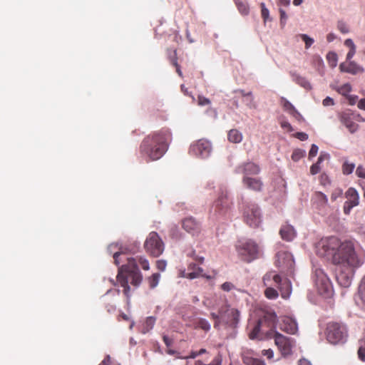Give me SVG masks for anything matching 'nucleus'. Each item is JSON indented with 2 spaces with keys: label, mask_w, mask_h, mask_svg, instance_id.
Here are the masks:
<instances>
[{
  "label": "nucleus",
  "mask_w": 365,
  "mask_h": 365,
  "mask_svg": "<svg viewBox=\"0 0 365 365\" xmlns=\"http://www.w3.org/2000/svg\"><path fill=\"white\" fill-rule=\"evenodd\" d=\"M317 253L321 257L331 258L334 264H359L352 242H341L336 237L322 239L317 245Z\"/></svg>",
  "instance_id": "nucleus-1"
},
{
  "label": "nucleus",
  "mask_w": 365,
  "mask_h": 365,
  "mask_svg": "<svg viewBox=\"0 0 365 365\" xmlns=\"http://www.w3.org/2000/svg\"><path fill=\"white\" fill-rule=\"evenodd\" d=\"M138 263L143 269H150L148 260L143 257H139L136 259L133 257L127 258V263L118 269L117 281L123 287V293L127 298L130 297V288L128 284L129 279H130V283L134 286H138L143 280V275L138 267Z\"/></svg>",
  "instance_id": "nucleus-2"
},
{
  "label": "nucleus",
  "mask_w": 365,
  "mask_h": 365,
  "mask_svg": "<svg viewBox=\"0 0 365 365\" xmlns=\"http://www.w3.org/2000/svg\"><path fill=\"white\" fill-rule=\"evenodd\" d=\"M171 133L167 128L146 136L140 145V153L150 160L160 159L165 153Z\"/></svg>",
  "instance_id": "nucleus-3"
},
{
  "label": "nucleus",
  "mask_w": 365,
  "mask_h": 365,
  "mask_svg": "<svg viewBox=\"0 0 365 365\" xmlns=\"http://www.w3.org/2000/svg\"><path fill=\"white\" fill-rule=\"evenodd\" d=\"M277 317L273 311L262 312V315L249 332L251 339L262 340L274 336Z\"/></svg>",
  "instance_id": "nucleus-4"
},
{
  "label": "nucleus",
  "mask_w": 365,
  "mask_h": 365,
  "mask_svg": "<svg viewBox=\"0 0 365 365\" xmlns=\"http://www.w3.org/2000/svg\"><path fill=\"white\" fill-rule=\"evenodd\" d=\"M237 251L242 260L246 262H252L259 255L258 245L252 240L240 243L237 247Z\"/></svg>",
  "instance_id": "nucleus-5"
},
{
  "label": "nucleus",
  "mask_w": 365,
  "mask_h": 365,
  "mask_svg": "<svg viewBox=\"0 0 365 365\" xmlns=\"http://www.w3.org/2000/svg\"><path fill=\"white\" fill-rule=\"evenodd\" d=\"M144 248L150 255L157 257L163 252L164 244L156 232H151L144 243Z\"/></svg>",
  "instance_id": "nucleus-6"
},
{
  "label": "nucleus",
  "mask_w": 365,
  "mask_h": 365,
  "mask_svg": "<svg viewBox=\"0 0 365 365\" xmlns=\"http://www.w3.org/2000/svg\"><path fill=\"white\" fill-rule=\"evenodd\" d=\"M327 339L331 344L343 342L346 337V330L344 325L337 322H329L327 327Z\"/></svg>",
  "instance_id": "nucleus-7"
},
{
  "label": "nucleus",
  "mask_w": 365,
  "mask_h": 365,
  "mask_svg": "<svg viewBox=\"0 0 365 365\" xmlns=\"http://www.w3.org/2000/svg\"><path fill=\"white\" fill-rule=\"evenodd\" d=\"M315 284L319 294L329 297L333 294L331 282L325 272L321 269L315 270Z\"/></svg>",
  "instance_id": "nucleus-8"
},
{
  "label": "nucleus",
  "mask_w": 365,
  "mask_h": 365,
  "mask_svg": "<svg viewBox=\"0 0 365 365\" xmlns=\"http://www.w3.org/2000/svg\"><path fill=\"white\" fill-rule=\"evenodd\" d=\"M232 204L228 197L227 192L226 190H221L212 205V212H213L214 215L216 216H225L229 212Z\"/></svg>",
  "instance_id": "nucleus-9"
},
{
  "label": "nucleus",
  "mask_w": 365,
  "mask_h": 365,
  "mask_svg": "<svg viewBox=\"0 0 365 365\" xmlns=\"http://www.w3.org/2000/svg\"><path fill=\"white\" fill-rule=\"evenodd\" d=\"M240 311L230 305H225L220 309V321L230 327H237L240 322Z\"/></svg>",
  "instance_id": "nucleus-10"
},
{
  "label": "nucleus",
  "mask_w": 365,
  "mask_h": 365,
  "mask_svg": "<svg viewBox=\"0 0 365 365\" xmlns=\"http://www.w3.org/2000/svg\"><path fill=\"white\" fill-rule=\"evenodd\" d=\"M360 264V261L359 264L356 265H351L347 263L336 264L338 265L336 271V279L340 286L348 287L351 285V274L353 272L352 267H358Z\"/></svg>",
  "instance_id": "nucleus-11"
},
{
  "label": "nucleus",
  "mask_w": 365,
  "mask_h": 365,
  "mask_svg": "<svg viewBox=\"0 0 365 365\" xmlns=\"http://www.w3.org/2000/svg\"><path fill=\"white\" fill-rule=\"evenodd\" d=\"M244 221L251 227H257L262 222L259 207L256 204L246 206L243 212Z\"/></svg>",
  "instance_id": "nucleus-12"
},
{
  "label": "nucleus",
  "mask_w": 365,
  "mask_h": 365,
  "mask_svg": "<svg viewBox=\"0 0 365 365\" xmlns=\"http://www.w3.org/2000/svg\"><path fill=\"white\" fill-rule=\"evenodd\" d=\"M294 262L289 253L279 252L276 255L275 265L280 269L282 273H292Z\"/></svg>",
  "instance_id": "nucleus-13"
},
{
  "label": "nucleus",
  "mask_w": 365,
  "mask_h": 365,
  "mask_svg": "<svg viewBox=\"0 0 365 365\" xmlns=\"http://www.w3.org/2000/svg\"><path fill=\"white\" fill-rule=\"evenodd\" d=\"M211 150L212 146L210 143L204 139L197 140L190 148V153L202 158L208 157Z\"/></svg>",
  "instance_id": "nucleus-14"
},
{
  "label": "nucleus",
  "mask_w": 365,
  "mask_h": 365,
  "mask_svg": "<svg viewBox=\"0 0 365 365\" xmlns=\"http://www.w3.org/2000/svg\"><path fill=\"white\" fill-rule=\"evenodd\" d=\"M274 339L275 344L283 356L291 354L294 346V341L291 338L275 333Z\"/></svg>",
  "instance_id": "nucleus-15"
},
{
  "label": "nucleus",
  "mask_w": 365,
  "mask_h": 365,
  "mask_svg": "<svg viewBox=\"0 0 365 365\" xmlns=\"http://www.w3.org/2000/svg\"><path fill=\"white\" fill-rule=\"evenodd\" d=\"M346 200L343 207V211L345 215H349L352 208L357 206L359 203V196L354 187H349L345 192Z\"/></svg>",
  "instance_id": "nucleus-16"
},
{
  "label": "nucleus",
  "mask_w": 365,
  "mask_h": 365,
  "mask_svg": "<svg viewBox=\"0 0 365 365\" xmlns=\"http://www.w3.org/2000/svg\"><path fill=\"white\" fill-rule=\"evenodd\" d=\"M339 119L341 123H343L350 131L353 133L356 132L359 128V125L354 122V113L351 110H346L339 114Z\"/></svg>",
  "instance_id": "nucleus-17"
},
{
  "label": "nucleus",
  "mask_w": 365,
  "mask_h": 365,
  "mask_svg": "<svg viewBox=\"0 0 365 365\" xmlns=\"http://www.w3.org/2000/svg\"><path fill=\"white\" fill-rule=\"evenodd\" d=\"M182 228L192 235H197L201 231V225L192 217L185 218L182 222Z\"/></svg>",
  "instance_id": "nucleus-18"
},
{
  "label": "nucleus",
  "mask_w": 365,
  "mask_h": 365,
  "mask_svg": "<svg viewBox=\"0 0 365 365\" xmlns=\"http://www.w3.org/2000/svg\"><path fill=\"white\" fill-rule=\"evenodd\" d=\"M260 172V168L258 165L248 162L239 165L236 168V173L243 174L244 176L255 175Z\"/></svg>",
  "instance_id": "nucleus-19"
},
{
  "label": "nucleus",
  "mask_w": 365,
  "mask_h": 365,
  "mask_svg": "<svg viewBox=\"0 0 365 365\" xmlns=\"http://www.w3.org/2000/svg\"><path fill=\"white\" fill-rule=\"evenodd\" d=\"M243 185L248 189L255 192H260L263 187V182L259 178L244 176L242 178Z\"/></svg>",
  "instance_id": "nucleus-20"
},
{
  "label": "nucleus",
  "mask_w": 365,
  "mask_h": 365,
  "mask_svg": "<svg viewBox=\"0 0 365 365\" xmlns=\"http://www.w3.org/2000/svg\"><path fill=\"white\" fill-rule=\"evenodd\" d=\"M282 278L275 271H269L263 277V283L265 287H279L282 284Z\"/></svg>",
  "instance_id": "nucleus-21"
},
{
  "label": "nucleus",
  "mask_w": 365,
  "mask_h": 365,
  "mask_svg": "<svg viewBox=\"0 0 365 365\" xmlns=\"http://www.w3.org/2000/svg\"><path fill=\"white\" fill-rule=\"evenodd\" d=\"M339 69L341 72H345L353 75L362 73L364 71V68L358 65L354 61H349L348 63H341L339 65Z\"/></svg>",
  "instance_id": "nucleus-22"
},
{
  "label": "nucleus",
  "mask_w": 365,
  "mask_h": 365,
  "mask_svg": "<svg viewBox=\"0 0 365 365\" xmlns=\"http://www.w3.org/2000/svg\"><path fill=\"white\" fill-rule=\"evenodd\" d=\"M203 269L197 266L195 263H190L186 271L182 273V277L190 279H195L200 277H205L202 274Z\"/></svg>",
  "instance_id": "nucleus-23"
},
{
  "label": "nucleus",
  "mask_w": 365,
  "mask_h": 365,
  "mask_svg": "<svg viewBox=\"0 0 365 365\" xmlns=\"http://www.w3.org/2000/svg\"><path fill=\"white\" fill-rule=\"evenodd\" d=\"M281 329L290 334H294L298 329L297 324L292 318L285 317L281 324Z\"/></svg>",
  "instance_id": "nucleus-24"
},
{
  "label": "nucleus",
  "mask_w": 365,
  "mask_h": 365,
  "mask_svg": "<svg viewBox=\"0 0 365 365\" xmlns=\"http://www.w3.org/2000/svg\"><path fill=\"white\" fill-rule=\"evenodd\" d=\"M282 238L287 241H292L295 235V230L294 227L289 225H284L279 231Z\"/></svg>",
  "instance_id": "nucleus-25"
},
{
  "label": "nucleus",
  "mask_w": 365,
  "mask_h": 365,
  "mask_svg": "<svg viewBox=\"0 0 365 365\" xmlns=\"http://www.w3.org/2000/svg\"><path fill=\"white\" fill-rule=\"evenodd\" d=\"M281 292V296L284 299L289 297L292 292V284L289 279H284L282 280V284L277 287Z\"/></svg>",
  "instance_id": "nucleus-26"
},
{
  "label": "nucleus",
  "mask_w": 365,
  "mask_h": 365,
  "mask_svg": "<svg viewBox=\"0 0 365 365\" xmlns=\"http://www.w3.org/2000/svg\"><path fill=\"white\" fill-rule=\"evenodd\" d=\"M312 200L318 207H324L328 203V198L327 195L322 192H316L314 194Z\"/></svg>",
  "instance_id": "nucleus-27"
},
{
  "label": "nucleus",
  "mask_w": 365,
  "mask_h": 365,
  "mask_svg": "<svg viewBox=\"0 0 365 365\" xmlns=\"http://www.w3.org/2000/svg\"><path fill=\"white\" fill-rule=\"evenodd\" d=\"M194 329H200L205 331H208L210 329V324L207 320L203 318H197L193 322Z\"/></svg>",
  "instance_id": "nucleus-28"
},
{
  "label": "nucleus",
  "mask_w": 365,
  "mask_h": 365,
  "mask_svg": "<svg viewBox=\"0 0 365 365\" xmlns=\"http://www.w3.org/2000/svg\"><path fill=\"white\" fill-rule=\"evenodd\" d=\"M228 140L232 143H239L242 140V134L237 129H231L227 134Z\"/></svg>",
  "instance_id": "nucleus-29"
},
{
  "label": "nucleus",
  "mask_w": 365,
  "mask_h": 365,
  "mask_svg": "<svg viewBox=\"0 0 365 365\" xmlns=\"http://www.w3.org/2000/svg\"><path fill=\"white\" fill-rule=\"evenodd\" d=\"M237 9L242 15H247L250 12V8L246 0H234Z\"/></svg>",
  "instance_id": "nucleus-30"
},
{
  "label": "nucleus",
  "mask_w": 365,
  "mask_h": 365,
  "mask_svg": "<svg viewBox=\"0 0 365 365\" xmlns=\"http://www.w3.org/2000/svg\"><path fill=\"white\" fill-rule=\"evenodd\" d=\"M155 321L156 319L153 317H147L142 327V333L145 334L150 331L153 328Z\"/></svg>",
  "instance_id": "nucleus-31"
},
{
  "label": "nucleus",
  "mask_w": 365,
  "mask_h": 365,
  "mask_svg": "<svg viewBox=\"0 0 365 365\" xmlns=\"http://www.w3.org/2000/svg\"><path fill=\"white\" fill-rule=\"evenodd\" d=\"M328 156L326 155H320L318 158L317 162L313 164L310 168V173L312 175H316L321 170L320 164L325 159L327 158Z\"/></svg>",
  "instance_id": "nucleus-32"
},
{
  "label": "nucleus",
  "mask_w": 365,
  "mask_h": 365,
  "mask_svg": "<svg viewBox=\"0 0 365 365\" xmlns=\"http://www.w3.org/2000/svg\"><path fill=\"white\" fill-rule=\"evenodd\" d=\"M160 275L159 273H154L148 278V282L150 289H154L158 284Z\"/></svg>",
  "instance_id": "nucleus-33"
},
{
  "label": "nucleus",
  "mask_w": 365,
  "mask_h": 365,
  "mask_svg": "<svg viewBox=\"0 0 365 365\" xmlns=\"http://www.w3.org/2000/svg\"><path fill=\"white\" fill-rule=\"evenodd\" d=\"M173 53H174L173 56H170V58H169L171 64L175 67L176 72L178 73L179 76L182 78L183 75H182V71L180 69V66L178 63V60H177V56H176V50H174Z\"/></svg>",
  "instance_id": "nucleus-34"
},
{
  "label": "nucleus",
  "mask_w": 365,
  "mask_h": 365,
  "mask_svg": "<svg viewBox=\"0 0 365 365\" xmlns=\"http://www.w3.org/2000/svg\"><path fill=\"white\" fill-rule=\"evenodd\" d=\"M342 173L344 175H349L352 173L355 168V164L345 161L342 165Z\"/></svg>",
  "instance_id": "nucleus-35"
},
{
  "label": "nucleus",
  "mask_w": 365,
  "mask_h": 365,
  "mask_svg": "<svg viewBox=\"0 0 365 365\" xmlns=\"http://www.w3.org/2000/svg\"><path fill=\"white\" fill-rule=\"evenodd\" d=\"M272 287L273 286L267 287L264 291V295L267 298L270 299H276L279 295L277 291Z\"/></svg>",
  "instance_id": "nucleus-36"
},
{
  "label": "nucleus",
  "mask_w": 365,
  "mask_h": 365,
  "mask_svg": "<svg viewBox=\"0 0 365 365\" xmlns=\"http://www.w3.org/2000/svg\"><path fill=\"white\" fill-rule=\"evenodd\" d=\"M281 103H282V106L284 110L289 113H290L292 111H293L295 109L294 106L284 98H282Z\"/></svg>",
  "instance_id": "nucleus-37"
},
{
  "label": "nucleus",
  "mask_w": 365,
  "mask_h": 365,
  "mask_svg": "<svg viewBox=\"0 0 365 365\" xmlns=\"http://www.w3.org/2000/svg\"><path fill=\"white\" fill-rule=\"evenodd\" d=\"M327 59L331 67H335L337 63V55L334 52H329L327 55Z\"/></svg>",
  "instance_id": "nucleus-38"
},
{
  "label": "nucleus",
  "mask_w": 365,
  "mask_h": 365,
  "mask_svg": "<svg viewBox=\"0 0 365 365\" xmlns=\"http://www.w3.org/2000/svg\"><path fill=\"white\" fill-rule=\"evenodd\" d=\"M351 91V86L349 83H345L337 88V92L342 96H347Z\"/></svg>",
  "instance_id": "nucleus-39"
},
{
  "label": "nucleus",
  "mask_w": 365,
  "mask_h": 365,
  "mask_svg": "<svg viewBox=\"0 0 365 365\" xmlns=\"http://www.w3.org/2000/svg\"><path fill=\"white\" fill-rule=\"evenodd\" d=\"M301 39L305 43V48H309L314 43V39L307 34H299Z\"/></svg>",
  "instance_id": "nucleus-40"
},
{
  "label": "nucleus",
  "mask_w": 365,
  "mask_h": 365,
  "mask_svg": "<svg viewBox=\"0 0 365 365\" xmlns=\"http://www.w3.org/2000/svg\"><path fill=\"white\" fill-rule=\"evenodd\" d=\"M304 156V151H303L300 149H297L293 151V153L292 154V159L293 161L297 162L301 158H302Z\"/></svg>",
  "instance_id": "nucleus-41"
},
{
  "label": "nucleus",
  "mask_w": 365,
  "mask_h": 365,
  "mask_svg": "<svg viewBox=\"0 0 365 365\" xmlns=\"http://www.w3.org/2000/svg\"><path fill=\"white\" fill-rule=\"evenodd\" d=\"M245 364L247 365H265L263 361L255 358H246Z\"/></svg>",
  "instance_id": "nucleus-42"
},
{
  "label": "nucleus",
  "mask_w": 365,
  "mask_h": 365,
  "mask_svg": "<svg viewBox=\"0 0 365 365\" xmlns=\"http://www.w3.org/2000/svg\"><path fill=\"white\" fill-rule=\"evenodd\" d=\"M260 8H261L262 17L264 21L265 22L269 19V10L266 8L265 4L263 2L260 4Z\"/></svg>",
  "instance_id": "nucleus-43"
},
{
  "label": "nucleus",
  "mask_w": 365,
  "mask_h": 365,
  "mask_svg": "<svg viewBox=\"0 0 365 365\" xmlns=\"http://www.w3.org/2000/svg\"><path fill=\"white\" fill-rule=\"evenodd\" d=\"M337 29L342 34H347L349 31L347 24L343 21H339L337 23Z\"/></svg>",
  "instance_id": "nucleus-44"
},
{
  "label": "nucleus",
  "mask_w": 365,
  "mask_h": 365,
  "mask_svg": "<svg viewBox=\"0 0 365 365\" xmlns=\"http://www.w3.org/2000/svg\"><path fill=\"white\" fill-rule=\"evenodd\" d=\"M296 81H297V83H299L304 88H305L307 89L311 88V85H310L309 82H308L304 78L301 77V76H297L296 78Z\"/></svg>",
  "instance_id": "nucleus-45"
},
{
  "label": "nucleus",
  "mask_w": 365,
  "mask_h": 365,
  "mask_svg": "<svg viewBox=\"0 0 365 365\" xmlns=\"http://www.w3.org/2000/svg\"><path fill=\"white\" fill-rule=\"evenodd\" d=\"M187 255L188 257H192L194 260L196 262H198L200 264H202L204 262V257H199L195 254V251L191 250L190 252L187 253Z\"/></svg>",
  "instance_id": "nucleus-46"
},
{
  "label": "nucleus",
  "mask_w": 365,
  "mask_h": 365,
  "mask_svg": "<svg viewBox=\"0 0 365 365\" xmlns=\"http://www.w3.org/2000/svg\"><path fill=\"white\" fill-rule=\"evenodd\" d=\"M210 101L207 98L202 96H197V104L200 106H208L210 104Z\"/></svg>",
  "instance_id": "nucleus-47"
},
{
  "label": "nucleus",
  "mask_w": 365,
  "mask_h": 365,
  "mask_svg": "<svg viewBox=\"0 0 365 365\" xmlns=\"http://www.w3.org/2000/svg\"><path fill=\"white\" fill-rule=\"evenodd\" d=\"M359 295L361 300L365 304V278L363 279L362 282L359 287Z\"/></svg>",
  "instance_id": "nucleus-48"
},
{
  "label": "nucleus",
  "mask_w": 365,
  "mask_h": 365,
  "mask_svg": "<svg viewBox=\"0 0 365 365\" xmlns=\"http://www.w3.org/2000/svg\"><path fill=\"white\" fill-rule=\"evenodd\" d=\"M342 194L343 190L341 188H336L332 192L331 195V200L332 201H335L338 197H341Z\"/></svg>",
  "instance_id": "nucleus-49"
},
{
  "label": "nucleus",
  "mask_w": 365,
  "mask_h": 365,
  "mask_svg": "<svg viewBox=\"0 0 365 365\" xmlns=\"http://www.w3.org/2000/svg\"><path fill=\"white\" fill-rule=\"evenodd\" d=\"M234 288L235 285L230 282H226L221 285V289L225 292H230Z\"/></svg>",
  "instance_id": "nucleus-50"
},
{
  "label": "nucleus",
  "mask_w": 365,
  "mask_h": 365,
  "mask_svg": "<svg viewBox=\"0 0 365 365\" xmlns=\"http://www.w3.org/2000/svg\"><path fill=\"white\" fill-rule=\"evenodd\" d=\"M357 354L359 359L362 361H365V346L362 345L360 346Z\"/></svg>",
  "instance_id": "nucleus-51"
},
{
  "label": "nucleus",
  "mask_w": 365,
  "mask_h": 365,
  "mask_svg": "<svg viewBox=\"0 0 365 365\" xmlns=\"http://www.w3.org/2000/svg\"><path fill=\"white\" fill-rule=\"evenodd\" d=\"M356 174L359 178L365 179V168L359 165L356 170Z\"/></svg>",
  "instance_id": "nucleus-52"
},
{
  "label": "nucleus",
  "mask_w": 365,
  "mask_h": 365,
  "mask_svg": "<svg viewBox=\"0 0 365 365\" xmlns=\"http://www.w3.org/2000/svg\"><path fill=\"white\" fill-rule=\"evenodd\" d=\"M167 263L165 260L160 259L156 262V267L160 271H164L166 268Z\"/></svg>",
  "instance_id": "nucleus-53"
},
{
  "label": "nucleus",
  "mask_w": 365,
  "mask_h": 365,
  "mask_svg": "<svg viewBox=\"0 0 365 365\" xmlns=\"http://www.w3.org/2000/svg\"><path fill=\"white\" fill-rule=\"evenodd\" d=\"M318 146L313 144L312 145V147H311V149L309 152V158H313V157H315L318 153Z\"/></svg>",
  "instance_id": "nucleus-54"
},
{
  "label": "nucleus",
  "mask_w": 365,
  "mask_h": 365,
  "mask_svg": "<svg viewBox=\"0 0 365 365\" xmlns=\"http://www.w3.org/2000/svg\"><path fill=\"white\" fill-rule=\"evenodd\" d=\"M294 137L299 140L304 141L308 139V135L304 132H297L294 135Z\"/></svg>",
  "instance_id": "nucleus-55"
},
{
  "label": "nucleus",
  "mask_w": 365,
  "mask_h": 365,
  "mask_svg": "<svg viewBox=\"0 0 365 365\" xmlns=\"http://www.w3.org/2000/svg\"><path fill=\"white\" fill-rule=\"evenodd\" d=\"M248 103L247 104V107L250 109H256L257 108V103L254 101L253 96H251L248 98Z\"/></svg>",
  "instance_id": "nucleus-56"
},
{
  "label": "nucleus",
  "mask_w": 365,
  "mask_h": 365,
  "mask_svg": "<svg viewBox=\"0 0 365 365\" xmlns=\"http://www.w3.org/2000/svg\"><path fill=\"white\" fill-rule=\"evenodd\" d=\"M262 354L264 356H266L267 359H271L273 356H274V353H273V351L272 349H264L262 350Z\"/></svg>",
  "instance_id": "nucleus-57"
},
{
  "label": "nucleus",
  "mask_w": 365,
  "mask_h": 365,
  "mask_svg": "<svg viewBox=\"0 0 365 365\" xmlns=\"http://www.w3.org/2000/svg\"><path fill=\"white\" fill-rule=\"evenodd\" d=\"M322 104L324 106H333L334 104V101L333 98L331 97L327 96L323 100Z\"/></svg>",
  "instance_id": "nucleus-58"
},
{
  "label": "nucleus",
  "mask_w": 365,
  "mask_h": 365,
  "mask_svg": "<svg viewBox=\"0 0 365 365\" xmlns=\"http://www.w3.org/2000/svg\"><path fill=\"white\" fill-rule=\"evenodd\" d=\"M123 254V252L122 251H116L115 252H114L113 259H114V262L116 265H118L120 264V258L119 257Z\"/></svg>",
  "instance_id": "nucleus-59"
},
{
  "label": "nucleus",
  "mask_w": 365,
  "mask_h": 365,
  "mask_svg": "<svg viewBox=\"0 0 365 365\" xmlns=\"http://www.w3.org/2000/svg\"><path fill=\"white\" fill-rule=\"evenodd\" d=\"M344 45L346 46L349 47V50L350 49H352V50L356 49V46L351 38L346 39L344 41Z\"/></svg>",
  "instance_id": "nucleus-60"
},
{
  "label": "nucleus",
  "mask_w": 365,
  "mask_h": 365,
  "mask_svg": "<svg viewBox=\"0 0 365 365\" xmlns=\"http://www.w3.org/2000/svg\"><path fill=\"white\" fill-rule=\"evenodd\" d=\"M320 181H321V183L324 185L329 184V180L328 175L325 173L322 174L320 176Z\"/></svg>",
  "instance_id": "nucleus-61"
},
{
  "label": "nucleus",
  "mask_w": 365,
  "mask_h": 365,
  "mask_svg": "<svg viewBox=\"0 0 365 365\" xmlns=\"http://www.w3.org/2000/svg\"><path fill=\"white\" fill-rule=\"evenodd\" d=\"M289 114L299 121L303 118L302 115L296 110V108Z\"/></svg>",
  "instance_id": "nucleus-62"
},
{
  "label": "nucleus",
  "mask_w": 365,
  "mask_h": 365,
  "mask_svg": "<svg viewBox=\"0 0 365 365\" xmlns=\"http://www.w3.org/2000/svg\"><path fill=\"white\" fill-rule=\"evenodd\" d=\"M279 14H280V21H281V23L284 24L285 21H286V20L287 19V16L286 14V12L283 9H279Z\"/></svg>",
  "instance_id": "nucleus-63"
},
{
  "label": "nucleus",
  "mask_w": 365,
  "mask_h": 365,
  "mask_svg": "<svg viewBox=\"0 0 365 365\" xmlns=\"http://www.w3.org/2000/svg\"><path fill=\"white\" fill-rule=\"evenodd\" d=\"M357 106H358L359 108L365 110V98H361L358 102Z\"/></svg>",
  "instance_id": "nucleus-64"
}]
</instances>
